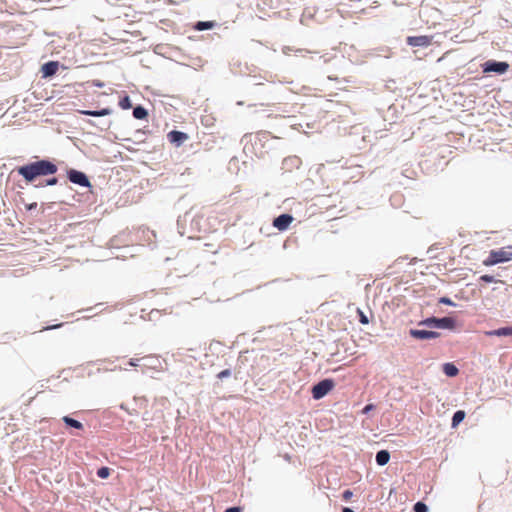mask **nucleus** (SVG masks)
Wrapping results in <instances>:
<instances>
[{
  "label": "nucleus",
  "mask_w": 512,
  "mask_h": 512,
  "mask_svg": "<svg viewBox=\"0 0 512 512\" xmlns=\"http://www.w3.org/2000/svg\"><path fill=\"white\" fill-rule=\"evenodd\" d=\"M57 170V166L48 160H39L17 168L18 174L29 183L37 177L53 175Z\"/></svg>",
  "instance_id": "obj_1"
},
{
  "label": "nucleus",
  "mask_w": 512,
  "mask_h": 512,
  "mask_svg": "<svg viewBox=\"0 0 512 512\" xmlns=\"http://www.w3.org/2000/svg\"><path fill=\"white\" fill-rule=\"evenodd\" d=\"M512 260V246L502 247L497 250H491L486 259L483 260L484 266H493Z\"/></svg>",
  "instance_id": "obj_2"
},
{
  "label": "nucleus",
  "mask_w": 512,
  "mask_h": 512,
  "mask_svg": "<svg viewBox=\"0 0 512 512\" xmlns=\"http://www.w3.org/2000/svg\"><path fill=\"white\" fill-rule=\"evenodd\" d=\"M334 387L335 383L332 379H324L313 386L312 397L319 400L332 391Z\"/></svg>",
  "instance_id": "obj_3"
},
{
  "label": "nucleus",
  "mask_w": 512,
  "mask_h": 512,
  "mask_svg": "<svg viewBox=\"0 0 512 512\" xmlns=\"http://www.w3.org/2000/svg\"><path fill=\"white\" fill-rule=\"evenodd\" d=\"M407 44L413 47H428L432 43V36H408Z\"/></svg>",
  "instance_id": "obj_4"
},
{
  "label": "nucleus",
  "mask_w": 512,
  "mask_h": 512,
  "mask_svg": "<svg viewBox=\"0 0 512 512\" xmlns=\"http://www.w3.org/2000/svg\"><path fill=\"white\" fill-rule=\"evenodd\" d=\"M68 178L74 184H78L83 187L90 186V181L83 172L77 170H70L68 172Z\"/></svg>",
  "instance_id": "obj_5"
},
{
  "label": "nucleus",
  "mask_w": 512,
  "mask_h": 512,
  "mask_svg": "<svg viewBox=\"0 0 512 512\" xmlns=\"http://www.w3.org/2000/svg\"><path fill=\"white\" fill-rule=\"evenodd\" d=\"M509 69V64L507 62H496V61H487L484 65V72H496L499 74L505 73Z\"/></svg>",
  "instance_id": "obj_6"
},
{
  "label": "nucleus",
  "mask_w": 512,
  "mask_h": 512,
  "mask_svg": "<svg viewBox=\"0 0 512 512\" xmlns=\"http://www.w3.org/2000/svg\"><path fill=\"white\" fill-rule=\"evenodd\" d=\"M293 220L290 214H281L273 220V226L279 231H285Z\"/></svg>",
  "instance_id": "obj_7"
},
{
  "label": "nucleus",
  "mask_w": 512,
  "mask_h": 512,
  "mask_svg": "<svg viewBox=\"0 0 512 512\" xmlns=\"http://www.w3.org/2000/svg\"><path fill=\"white\" fill-rule=\"evenodd\" d=\"M410 335L415 339H435L439 337V333L435 331H428V330H420V329H411Z\"/></svg>",
  "instance_id": "obj_8"
},
{
  "label": "nucleus",
  "mask_w": 512,
  "mask_h": 512,
  "mask_svg": "<svg viewBox=\"0 0 512 512\" xmlns=\"http://www.w3.org/2000/svg\"><path fill=\"white\" fill-rule=\"evenodd\" d=\"M167 138L171 143L180 146L188 139V135L184 132L173 130L167 134Z\"/></svg>",
  "instance_id": "obj_9"
},
{
  "label": "nucleus",
  "mask_w": 512,
  "mask_h": 512,
  "mask_svg": "<svg viewBox=\"0 0 512 512\" xmlns=\"http://www.w3.org/2000/svg\"><path fill=\"white\" fill-rule=\"evenodd\" d=\"M59 69V63L57 61H49L41 67L43 77H50L56 74Z\"/></svg>",
  "instance_id": "obj_10"
},
{
  "label": "nucleus",
  "mask_w": 512,
  "mask_h": 512,
  "mask_svg": "<svg viewBox=\"0 0 512 512\" xmlns=\"http://www.w3.org/2000/svg\"><path fill=\"white\" fill-rule=\"evenodd\" d=\"M456 326V321L452 317H443L439 318L438 328L440 329H454Z\"/></svg>",
  "instance_id": "obj_11"
},
{
  "label": "nucleus",
  "mask_w": 512,
  "mask_h": 512,
  "mask_svg": "<svg viewBox=\"0 0 512 512\" xmlns=\"http://www.w3.org/2000/svg\"><path fill=\"white\" fill-rule=\"evenodd\" d=\"M487 336H512V327H502L486 332Z\"/></svg>",
  "instance_id": "obj_12"
},
{
  "label": "nucleus",
  "mask_w": 512,
  "mask_h": 512,
  "mask_svg": "<svg viewBox=\"0 0 512 512\" xmlns=\"http://www.w3.org/2000/svg\"><path fill=\"white\" fill-rule=\"evenodd\" d=\"M390 454L386 450H381L376 454V462L380 466H384L389 462Z\"/></svg>",
  "instance_id": "obj_13"
},
{
  "label": "nucleus",
  "mask_w": 512,
  "mask_h": 512,
  "mask_svg": "<svg viewBox=\"0 0 512 512\" xmlns=\"http://www.w3.org/2000/svg\"><path fill=\"white\" fill-rule=\"evenodd\" d=\"M443 372L448 377H455L458 375L459 370L453 363H445L443 365Z\"/></svg>",
  "instance_id": "obj_14"
},
{
  "label": "nucleus",
  "mask_w": 512,
  "mask_h": 512,
  "mask_svg": "<svg viewBox=\"0 0 512 512\" xmlns=\"http://www.w3.org/2000/svg\"><path fill=\"white\" fill-rule=\"evenodd\" d=\"M110 112L111 111L107 108H104L99 111H91V110L80 111L81 114L88 115V116H95V117L105 116V115L110 114Z\"/></svg>",
  "instance_id": "obj_15"
},
{
  "label": "nucleus",
  "mask_w": 512,
  "mask_h": 512,
  "mask_svg": "<svg viewBox=\"0 0 512 512\" xmlns=\"http://www.w3.org/2000/svg\"><path fill=\"white\" fill-rule=\"evenodd\" d=\"M62 420L64 421V423L68 426H71V427H74L76 429H82L83 428V425L81 422H79L78 420H75L69 416H64L62 418Z\"/></svg>",
  "instance_id": "obj_16"
},
{
  "label": "nucleus",
  "mask_w": 512,
  "mask_h": 512,
  "mask_svg": "<svg viewBox=\"0 0 512 512\" xmlns=\"http://www.w3.org/2000/svg\"><path fill=\"white\" fill-rule=\"evenodd\" d=\"M214 26H215V23L212 21H199L195 25V29L198 31H203V30L212 29Z\"/></svg>",
  "instance_id": "obj_17"
},
{
  "label": "nucleus",
  "mask_w": 512,
  "mask_h": 512,
  "mask_svg": "<svg viewBox=\"0 0 512 512\" xmlns=\"http://www.w3.org/2000/svg\"><path fill=\"white\" fill-rule=\"evenodd\" d=\"M133 116L136 119H145L148 116V112L142 106H137L133 109Z\"/></svg>",
  "instance_id": "obj_18"
},
{
  "label": "nucleus",
  "mask_w": 512,
  "mask_h": 512,
  "mask_svg": "<svg viewBox=\"0 0 512 512\" xmlns=\"http://www.w3.org/2000/svg\"><path fill=\"white\" fill-rule=\"evenodd\" d=\"M465 417V412L462 410L456 411L452 417V426H457L460 422L463 421Z\"/></svg>",
  "instance_id": "obj_19"
},
{
  "label": "nucleus",
  "mask_w": 512,
  "mask_h": 512,
  "mask_svg": "<svg viewBox=\"0 0 512 512\" xmlns=\"http://www.w3.org/2000/svg\"><path fill=\"white\" fill-rule=\"evenodd\" d=\"M438 322H439V318L431 317V318H427V319L421 321L419 323V325H425V326H428V327L438 328Z\"/></svg>",
  "instance_id": "obj_20"
},
{
  "label": "nucleus",
  "mask_w": 512,
  "mask_h": 512,
  "mask_svg": "<svg viewBox=\"0 0 512 512\" xmlns=\"http://www.w3.org/2000/svg\"><path fill=\"white\" fill-rule=\"evenodd\" d=\"M110 475V469L108 467H101L97 470V476L106 479Z\"/></svg>",
  "instance_id": "obj_21"
},
{
  "label": "nucleus",
  "mask_w": 512,
  "mask_h": 512,
  "mask_svg": "<svg viewBox=\"0 0 512 512\" xmlns=\"http://www.w3.org/2000/svg\"><path fill=\"white\" fill-rule=\"evenodd\" d=\"M414 511L415 512H427L428 508H427L426 504H424L423 502H417L414 505Z\"/></svg>",
  "instance_id": "obj_22"
},
{
  "label": "nucleus",
  "mask_w": 512,
  "mask_h": 512,
  "mask_svg": "<svg viewBox=\"0 0 512 512\" xmlns=\"http://www.w3.org/2000/svg\"><path fill=\"white\" fill-rule=\"evenodd\" d=\"M357 313H358V315H359V321H360V323H362V324H364V325H366V324H368V323H369V319H368V317L365 315V313H364L362 310L358 309V310H357Z\"/></svg>",
  "instance_id": "obj_23"
},
{
  "label": "nucleus",
  "mask_w": 512,
  "mask_h": 512,
  "mask_svg": "<svg viewBox=\"0 0 512 512\" xmlns=\"http://www.w3.org/2000/svg\"><path fill=\"white\" fill-rule=\"evenodd\" d=\"M480 280L481 281H484L486 283H491V282H498L497 280H495V278L491 275H488V274H485V275H482L480 277Z\"/></svg>",
  "instance_id": "obj_24"
},
{
  "label": "nucleus",
  "mask_w": 512,
  "mask_h": 512,
  "mask_svg": "<svg viewBox=\"0 0 512 512\" xmlns=\"http://www.w3.org/2000/svg\"><path fill=\"white\" fill-rule=\"evenodd\" d=\"M230 375H231V371L229 369H225V370L219 372L217 377L219 379H223V378L229 377Z\"/></svg>",
  "instance_id": "obj_25"
},
{
  "label": "nucleus",
  "mask_w": 512,
  "mask_h": 512,
  "mask_svg": "<svg viewBox=\"0 0 512 512\" xmlns=\"http://www.w3.org/2000/svg\"><path fill=\"white\" fill-rule=\"evenodd\" d=\"M353 496V492L351 490H345L342 494L343 500L349 501Z\"/></svg>",
  "instance_id": "obj_26"
},
{
  "label": "nucleus",
  "mask_w": 512,
  "mask_h": 512,
  "mask_svg": "<svg viewBox=\"0 0 512 512\" xmlns=\"http://www.w3.org/2000/svg\"><path fill=\"white\" fill-rule=\"evenodd\" d=\"M119 104L123 109H128V96L123 97Z\"/></svg>",
  "instance_id": "obj_27"
},
{
  "label": "nucleus",
  "mask_w": 512,
  "mask_h": 512,
  "mask_svg": "<svg viewBox=\"0 0 512 512\" xmlns=\"http://www.w3.org/2000/svg\"><path fill=\"white\" fill-rule=\"evenodd\" d=\"M242 507H230L225 510V512H242Z\"/></svg>",
  "instance_id": "obj_28"
},
{
  "label": "nucleus",
  "mask_w": 512,
  "mask_h": 512,
  "mask_svg": "<svg viewBox=\"0 0 512 512\" xmlns=\"http://www.w3.org/2000/svg\"><path fill=\"white\" fill-rule=\"evenodd\" d=\"M373 408H374V405H373V404H368V405H366V406L363 408L362 412H363L364 414H367V413H368L369 411H371Z\"/></svg>",
  "instance_id": "obj_29"
},
{
  "label": "nucleus",
  "mask_w": 512,
  "mask_h": 512,
  "mask_svg": "<svg viewBox=\"0 0 512 512\" xmlns=\"http://www.w3.org/2000/svg\"><path fill=\"white\" fill-rule=\"evenodd\" d=\"M57 182H58L57 178L53 177V178L48 179V180L46 181V185H51V186H52V185H56V184H57Z\"/></svg>",
  "instance_id": "obj_30"
},
{
  "label": "nucleus",
  "mask_w": 512,
  "mask_h": 512,
  "mask_svg": "<svg viewBox=\"0 0 512 512\" xmlns=\"http://www.w3.org/2000/svg\"><path fill=\"white\" fill-rule=\"evenodd\" d=\"M440 302L445 303V304H452V302L449 298H441Z\"/></svg>",
  "instance_id": "obj_31"
},
{
  "label": "nucleus",
  "mask_w": 512,
  "mask_h": 512,
  "mask_svg": "<svg viewBox=\"0 0 512 512\" xmlns=\"http://www.w3.org/2000/svg\"><path fill=\"white\" fill-rule=\"evenodd\" d=\"M343 512H354L351 508L344 507Z\"/></svg>",
  "instance_id": "obj_32"
},
{
  "label": "nucleus",
  "mask_w": 512,
  "mask_h": 512,
  "mask_svg": "<svg viewBox=\"0 0 512 512\" xmlns=\"http://www.w3.org/2000/svg\"><path fill=\"white\" fill-rule=\"evenodd\" d=\"M129 365H130V366H137V364H135V363H134L133 361H131V360H130V362H129Z\"/></svg>",
  "instance_id": "obj_33"
}]
</instances>
